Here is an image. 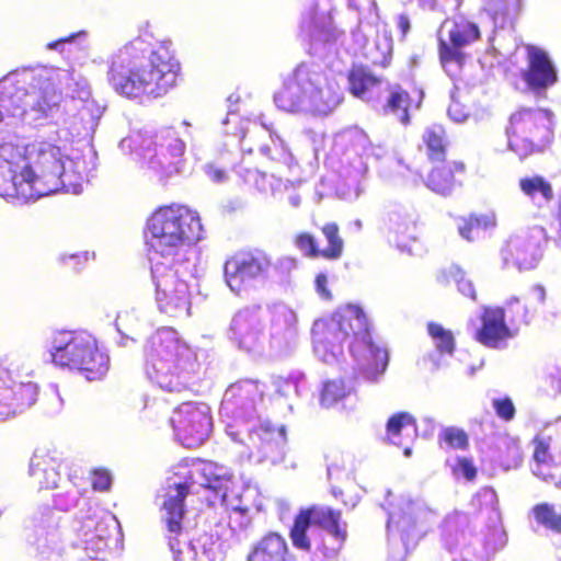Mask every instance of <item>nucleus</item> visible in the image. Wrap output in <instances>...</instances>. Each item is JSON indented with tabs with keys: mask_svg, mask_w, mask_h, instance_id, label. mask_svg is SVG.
<instances>
[{
	"mask_svg": "<svg viewBox=\"0 0 561 561\" xmlns=\"http://www.w3.org/2000/svg\"><path fill=\"white\" fill-rule=\"evenodd\" d=\"M60 100L46 71L15 70L0 80V196L7 201L25 204L48 195L16 129L58 122Z\"/></svg>",
	"mask_w": 561,
	"mask_h": 561,
	"instance_id": "f257e3e1",
	"label": "nucleus"
},
{
	"mask_svg": "<svg viewBox=\"0 0 561 561\" xmlns=\"http://www.w3.org/2000/svg\"><path fill=\"white\" fill-rule=\"evenodd\" d=\"M33 72L46 71L49 82L61 95L58 124L62 122L66 128L57 130L58 140H41L21 146L23 153L32 164L37 176L42 180L48 195L61 191L62 174L66 170L67 137L72 139L92 138L102 110L90 100V89L87 79L79 72L68 69H30Z\"/></svg>",
	"mask_w": 561,
	"mask_h": 561,
	"instance_id": "f03ea898",
	"label": "nucleus"
},
{
	"mask_svg": "<svg viewBox=\"0 0 561 561\" xmlns=\"http://www.w3.org/2000/svg\"><path fill=\"white\" fill-rule=\"evenodd\" d=\"M179 70L171 42H158L144 33L112 55L107 82L118 95L129 100L158 99L175 85Z\"/></svg>",
	"mask_w": 561,
	"mask_h": 561,
	"instance_id": "7ed1b4c3",
	"label": "nucleus"
},
{
	"mask_svg": "<svg viewBox=\"0 0 561 561\" xmlns=\"http://www.w3.org/2000/svg\"><path fill=\"white\" fill-rule=\"evenodd\" d=\"M263 388L253 379L230 385L222 397L219 414L226 434L242 447L239 456L253 463L282 461L286 442L284 426L276 427L261 415Z\"/></svg>",
	"mask_w": 561,
	"mask_h": 561,
	"instance_id": "20e7f679",
	"label": "nucleus"
},
{
	"mask_svg": "<svg viewBox=\"0 0 561 561\" xmlns=\"http://www.w3.org/2000/svg\"><path fill=\"white\" fill-rule=\"evenodd\" d=\"M313 352L321 362L333 365L344 358V344L354 360V369L365 380L378 382L389 364V352L382 341L370 334L368 319L363 309L346 305L330 318L312 325Z\"/></svg>",
	"mask_w": 561,
	"mask_h": 561,
	"instance_id": "39448f33",
	"label": "nucleus"
},
{
	"mask_svg": "<svg viewBox=\"0 0 561 561\" xmlns=\"http://www.w3.org/2000/svg\"><path fill=\"white\" fill-rule=\"evenodd\" d=\"M181 470L176 474L183 477L184 481L169 483L162 503V518L167 525L168 545L174 561H194L198 552L184 520L185 497L193 491L194 485L211 490L216 497L231 483V473L229 468L222 465L201 459L193 460Z\"/></svg>",
	"mask_w": 561,
	"mask_h": 561,
	"instance_id": "423d86ee",
	"label": "nucleus"
},
{
	"mask_svg": "<svg viewBox=\"0 0 561 561\" xmlns=\"http://www.w3.org/2000/svg\"><path fill=\"white\" fill-rule=\"evenodd\" d=\"M297 322L296 312L283 302L248 306L232 317L228 337L247 353L261 355L268 348L286 354L296 343Z\"/></svg>",
	"mask_w": 561,
	"mask_h": 561,
	"instance_id": "0eeeda50",
	"label": "nucleus"
},
{
	"mask_svg": "<svg viewBox=\"0 0 561 561\" xmlns=\"http://www.w3.org/2000/svg\"><path fill=\"white\" fill-rule=\"evenodd\" d=\"M203 226L196 211L183 205L157 209L147 220L145 240L153 263L194 262L193 245L202 239Z\"/></svg>",
	"mask_w": 561,
	"mask_h": 561,
	"instance_id": "6e6552de",
	"label": "nucleus"
},
{
	"mask_svg": "<svg viewBox=\"0 0 561 561\" xmlns=\"http://www.w3.org/2000/svg\"><path fill=\"white\" fill-rule=\"evenodd\" d=\"M146 375L167 392L187 389L197 375L196 354L172 328L154 332L145 346Z\"/></svg>",
	"mask_w": 561,
	"mask_h": 561,
	"instance_id": "1a4fd4ad",
	"label": "nucleus"
},
{
	"mask_svg": "<svg viewBox=\"0 0 561 561\" xmlns=\"http://www.w3.org/2000/svg\"><path fill=\"white\" fill-rule=\"evenodd\" d=\"M341 102L323 67L314 61L300 62L274 94L277 108L291 114L325 116Z\"/></svg>",
	"mask_w": 561,
	"mask_h": 561,
	"instance_id": "9d476101",
	"label": "nucleus"
},
{
	"mask_svg": "<svg viewBox=\"0 0 561 561\" xmlns=\"http://www.w3.org/2000/svg\"><path fill=\"white\" fill-rule=\"evenodd\" d=\"M44 347L54 365L78 370L88 380L101 379L110 367L108 355L100 350L96 339L83 330H51Z\"/></svg>",
	"mask_w": 561,
	"mask_h": 561,
	"instance_id": "9b49d317",
	"label": "nucleus"
},
{
	"mask_svg": "<svg viewBox=\"0 0 561 561\" xmlns=\"http://www.w3.org/2000/svg\"><path fill=\"white\" fill-rule=\"evenodd\" d=\"M443 541L453 561H490L506 546L507 534L502 525L488 524L477 529L467 516H458L445 520Z\"/></svg>",
	"mask_w": 561,
	"mask_h": 561,
	"instance_id": "f8f14e48",
	"label": "nucleus"
},
{
	"mask_svg": "<svg viewBox=\"0 0 561 561\" xmlns=\"http://www.w3.org/2000/svg\"><path fill=\"white\" fill-rule=\"evenodd\" d=\"M123 151H135L148 169L161 178L181 173L185 165V142L173 128L142 129L119 142Z\"/></svg>",
	"mask_w": 561,
	"mask_h": 561,
	"instance_id": "ddd939ff",
	"label": "nucleus"
},
{
	"mask_svg": "<svg viewBox=\"0 0 561 561\" xmlns=\"http://www.w3.org/2000/svg\"><path fill=\"white\" fill-rule=\"evenodd\" d=\"M369 151L367 136L362 131L335 140L330 162L339 176L336 194L340 198L354 202L366 191Z\"/></svg>",
	"mask_w": 561,
	"mask_h": 561,
	"instance_id": "4468645a",
	"label": "nucleus"
},
{
	"mask_svg": "<svg viewBox=\"0 0 561 561\" xmlns=\"http://www.w3.org/2000/svg\"><path fill=\"white\" fill-rule=\"evenodd\" d=\"M196 272L195 262L153 263L151 279L154 286V300L161 313L174 318L191 313V290L188 278Z\"/></svg>",
	"mask_w": 561,
	"mask_h": 561,
	"instance_id": "2eb2a0df",
	"label": "nucleus"
},
{
	"mask_svg": "<svg viewBox=\"0 0 561 561\" xmlns=\"http://www.w3.org/2000/svg\"><path fill=\"white\" fill-rule=\"evenodd\" d=\"M240 123L241 119L237 111L229 108L222 121V130L226 135L232 136L243 151L249 153L257 151L262 157L288 169L295 164L291 151L272 125L253 124L252 129L244 130Z\"/></svg>",
	"mask_w": 561,
	"mask_h": 561,
	"instance_id": "dca6fc26",
	"label": "nucleus"
},
{
	"mask_svg": "<svg viewBox=\"0 0 561 561\" xmlns=\"http://www.w3.org/2000/svg\"><path fill=\"white\" fill-rule=\"evenodd\" d=\"M553 114L543 108H522L510 117L508 147L520 159L542 151L553 137Z\"/></svg>",
	"mask_w": 561,
	"mask_h": 561,
	"instance_id": "f3484780",
	"label": "nucleus"
},
{
	"mask_svg": "<svg viewBox=\"0 0 561 561\" xmlns=\"http://www.w3.org/2000/svg\"><path fill=\"white\" fill-rule=\"evenodd\" d=\"M479 26L462 15L447 18L438 30L439 59L445 72L460 76L467 55L463 49L480 39Z\"/></svg>",
	"mask_w": 561,
	"mask_h": 561,
	"instance_id": "a211bd4d",
	"label": "nucleus"
},
{
	"mask_svg": "<svg viewBox=\"0 0 561 561\" xmlns=\"http://www.w3.org/2000/svg\"><path fill=\"white\" fill-rule=\"evenodd\" d=\"M272 256L257 248L236 252L224 264V277L230 290L242 295L263 284L272 270Z\"/></svg>",
	"mask_w": 561,
	"mask_h": 561,
	"instance_id": "6ab92c4d",
	"label": "nucleus"
},
{
	"mask_svg": "<svg viewBox=\"0 0 561 561\" xmlns=\"http://www.w3.org/2000/svg\"><path fill=\"white\" fill-rule=\"evenodd\" d=\"M383 508L388 513L387 531L400 534L407 551L414 549L426 534L431 511L422 501L401 495L394 502L387 501Z\"/></svg>",
	"mask_w": 561,
	"mask_h": 561,
	"instance_id": "aec40b11",
	"label": "nucleus"
},
{
	"mask_svg": "<svg viewBox=\"0 0 561 561\" xmlns=\"http://www.w3.org/2000/svg\"><path fill=\"white\" fill-rule=\"evenodd\" d=\"M300 32L309 43V53L319 58L335 51L344 37V32L333 24L330 0H318L310 7L302 16Z\"/></svg>",
	"mask_w": 561,
	"mask_h": 561,
	"instance_id": "412c9836",
	"label": "nucleus"
},
{
	"mask_svg": "<svg viewBox=\"0 0 561 561\" xmlns=\"http://www.w3.org/2000/svg\"><path fill=\"white\" fill-rule=\"evenodd\" d=\"M170 422L178 442L186 448L201 446L213 430L210 408L204 402L181 403Z\"/></svg>",
	"mask_w": 561,
	"mask_h": 561,
	"instance_id": "4be33fe9",
	"label": "nucleus"
},
{
	"mask_svg": "<svg viewBox=\"0 0 561 561\" xmlns=\"http://www.w3.org/2000/svg\"><path fill=\"white\" fill-rule=\"evenodd\" d=\"M28 473L41 489H56L64 483H77L83 470L73 461L61 458L57 451L37 448L31 457Z\"/></svg>",
	"mask_w": 561,
	"mask_h": 561,
	"instance_id": "5701e85b",
	"label": "nucleus"
},
{
	"mask_svg": "<svg viewBox=\"0 0 561 561\" xmlns=\"http://www.w3.org/2000/svg\"><path fill=\"white\" fill-rule=\"evenodd\" d=\"M547 241V232L539 226L512 236L501 250L503 266H514L519 272L536 268L542 259Z\"/></svg>",
	"mask_w": 561,
	"mask_h": 561,
	"instance_id": "b1692460",
	"label": "nucleus"
},
{
	"mask_svg": "<svg viewBox=\"0 0 561 561\" xmlns=\"http://www.w3.org/2000/svg\"><path fill=\"white\" fill-rule=\"evenodd\" d=\"M38 390L34 381L14 377L10 369L0 367V421L15 417L32 408L38 400Z\"/></svg>",
	"mask_w": 561,
	"mask_h": 561,
	"instance_id": "393cba45",
	"label": "nucleus"
},
{
	"mask_svg": "<svg viewBox=\"0 0 561 561\" xmlns=\"http://www.w3.org/2000/svg\"><path fill=\"white\" fill-rule=\"evenodd\" d=\"M88 139H81L84 142L80 148H67L66 170L62 174V192L80 194L83 184L94 176L98 157ZM78 141L80 142V139Z\"/></svg>",
	"mask_w": 561,
	"mask_h": 561,
	"instance_id": "a878e982",
	"label": "nucleus"
},
{
	"mask_svg": "<svg viewBox=\"0 0 561 561\" xmlns=\"http://www.w3.org/2000/svg\"><path fill=\"white\" fill-rule=\"evenodd\" d=\"M515 335L505 322V310L502 307H484L481 314V328L476 331L474 339L482 345L503 350Z\"/></svg>",
	"mask_w": 561,
	"mask_h": 561,
	"instance_id": "bb28decb",
	"label": "nucleus"
},
{
	"mask_svg": "<svg viewBox=\"0 0 561 561\" xmlns=\"http://www.w3.org/2000/svg\"><path fill=\"white\" fill-rule=\"evenodd\" d=\"M528 68L524 72V80L533 90H546L558 81L557 68L543 49L528 45Z\"/></svg>",
	"mask_w": 561,
	"mask_h": 561,
	"instance_id": "cd10ccee",
	"label": "nucleus"
},
{
	"mask_svg": "<svg viewBox=\"0 0 561 561\" xmlns=\"http://www.w3.org/2000/svg\"><path fill=\"white\" fill-rule=\"evenodd\" d=\"M58 525L59 516L49 507H45L41 516L35 518L33 536L28 538V541L45 558L60 551Z\"/></svg>",
	"mask_w": 561,
	"mask_h": 561,
	"instance_id": "c85d7f7f",
	"label": "nucleus"
},
{
	"mask_svg": "<svg viewBox=\"0 0 561 561\" xmlns=\"http://www.w3.org/2000/svg\"><path fill=\"white\" fill-rule=\"evenodd\" d=\"M356 394L352 380L344 378L327 380L322 383L319 402L322 408L351 412L356 407Z\"/></svg>",
	"mask_w": 561,
	"mask_h": 561,
	"instance_id": "c756f323",
	"label": "nucleus"
},
{
	"mask_svg": "<svg viewBox=\"0 0 561 561\" xmlns=\"http://www.w3.org/2000/svg\"><path fill=\"white\" fill-rule=\"evenodd\" d=\"M247 561H291L286 539L270 531L252 546Z\"/></svg>",
	"mask_w": 561,
	"mask_h": 561,
	"instance_id": "7c9ffc66",
	"label": "nucleus"
},
{
	"mask_svg": "<svg viewBox=\"0 0 561 561\" xmlns=\"http://www.w3.org/2000/svg\"><path fill=\"white\" fill-rule=\"evenodd\" d=\"M83 474L80 476V480H77V483H64L61 488H65V492H58L54 496V506L58 511L68 512L73 507L79 506V511L76 515L77 520L79 523V527L81 528L80 514L83 511L87 513L88 505H91L93 508H101L95 502L91 501L85 496V489L83 488Z\"/></svg>",
	"mask_w": 561,
	"mask_h": 561,
	"instance_id": "2f4dec72",
	"label": "nucleus"
},
{
	"mask_svg": "<svg viewBox=\"0 0 561 561\" xmlns=\"http://www.w3.org/2000/svg\"><path fill=\"white\" fill-rule=\"evenodd\" d=\"M518 187L523 196L536 208H545L554 199L551 182L540 174L522 176L518 180Z\"/></svg>",
	"mask_w": 561,
	"mask_h": 561,
	"instance_id": "473e14b6",
	"label": "nucleus"
},
{
	"mask_svg": "<svg viewBox=\"0 0 561 561\" xmlns=\"http://www.w3.org/2000/svg\"><path fill=\"white\" fill-rule=\"evenodd\" d=\"M385 224L389 232L394 234L399 247L403 241L414 239L415 225L413 216L404 205H389L386 211Z\"/></svg>",
	"mask_w": 561,
	"mask_h": 561,
	"instance_id": "72a5a7b5",
	"label": "nucleus"
},
{
	"mask_svg": "<svg viewBox=\"0 0 561 561\" xmlns=\"http://www.w3.org/2000/svg\"><path fill=\"white\" fill-rule=\"evenodd\" d=\"M465 165L460 162H453L434 168L426 178L425 185L434 193L442 196H450L460 186L455 179V173L463 172Z\"/></svg>",
	"mask_w": 561,
	"mask_h": 561,
	"instance_id": "f704fd0d",
	"label": "nucleus"
},
{
	"mask_svg": "<svg viewBox=\"0 0 561 561\" xmlns=\"http://www.w3.org/2000/svg\"><path fill=\"white\" fill-rule=\"evenodd\" d=\"M522 8V0H481V10L494 28L504 30L513 24Z\"/></svg>",
	"mask_w": 561,
	"mask_h": 561,
	"instance_id": "c9c22d12",
	"label": "nucleus"
},
{
	"mask_svg": "<svg viewBox=\"0 0 561 561\" xmlns=\"http://www.w3.org/2000/svg\"><path fill=\"white\" fill-rule=\"evenodd\" d=\"M348 84L354 96L369 101L380 92L383 82L380 78L374 76L369 69L360 66L351 70Z\"/></svg>",
	"mask_w": 561,
	"mask_h": 561,
	"instance_id": "e433bc0d",
	"label": "nucleus"
},
{
	"mask_svg": "<svg viewBox=\"0 0 561 561\" xmlns=\"http://www.w3.org/2000/svg\"><path fill=\"white\" fill-rule=\"evenodd\" d=\"M300 515H305L306 522L311 525H318L327 529L339 540H344L346 537L345 530L340 526V513L331 510L330 507L312 506L311 508L302 510Z\"/></svg>",
	"mask_w": 561,
	"mask_h": 561,
	"instance_id": "4c0bfd02",
	"label": "nucleus"
},
{
	"mask_svg": "<svg viewBox=\"0 0 561 561\" xmlns=\"http://www.w3.org/2000/svg\"><path fill=\"white\" fill-rule=\"evenodd\" d=\"M412 106V100L407 91L400 85H394L389 89L387 96V104L385 106L386 114L394 115L399 122L407 125L410 122L409 110Z\"/></svg>",
	"mask_w": 561,
	"mask_h": 561,
	"instance_id": "58836bf2",
	"label": "nucleus"
},
{
	"mask_svg": "<svg viewBox=\"0 0 561 561\" xmlns=\"http://www.w3.org/2000/svg\"><path fill=\"white\" fill-rule=\"evenodd\" d=\"M306 375L300 370H293L286 377H272V387L274 391L285 398H288L291 394L300 397L306 389Z\"/></svg>",
	"mask_w": 561,
	"mask_h": 561,
	"instance_id": "ea45409f",
	"label": "nucleus"
},
{
	"mask_svg": "<svg viewBox=\"0 0 561 561\" xmlns=\"http://www.w3.org/2000/svg\"><path fill=\"white\" fill-rule=\"evenodd\" d=\"M492 215L470 216L458 225L459 234L467 241L479 239L489 228L494 227Z\"/></svg>",
	"mask_w": 561,
	"mask_h": 561,
	"instance_id": "a19ab883",
	"label": "nucleus"
},
{
	"mask_svg": "<svg viewBox=\"0 0 561 561\" xmlns=\"http://www.w3.org/2000/svg\"><path fill=\"white\" fill-rule=\"evenodd\" d=\"M46 48L49 50H56L60 54L87 50L89 48V33L83 30L72 33L66 37L48 43Z\"/></svg>",
	"mask_w": 561,
	"mask_h": 561,
	"instance_id": "79ce46f5",
	"label": "nucleus"
},
{
	"mask_svg": "<svg viewBox=\"0 0 561 561\" xmlns=\"http://www.w3.org/2000/svg\"><path fill=\"white\" fill-rule=\"evenodd\" d=\"M402 431L408 433L412 432L413 434L416 433L415 420L408 412L396 413L387 422V434L393 445H402L399 440Z\"/></svg>",
	"mask_w": 561,
	"mask_h": 561,
	"instance_id": "37998d69",
	"label": "nucleus"
},
{
	"mask_svg": "<svg viewBox=\"0 0 561 561\" xmlns=\"http://www.w3.org/2000/svg\"><path fill=\"white\" fill-rule=\"evenodd\" d=\"M504 310L505 313H508L512 328L519 324H529L535 317V309L530 308L526 302L522 304L516 296H512L507 299Z\"/></svg>",
	"mask_w": 561,
	"mask_h": 561,
	"instance_id": "c03bdc74",
	"label": "nucleus"
},
{
	"mask_svg": "<svg viewBox=\"0 0 561 561\" xmlns=\"http://www.w3.org/2000/svg\"><path fill=\"white\" fill-rule=\"evenodd\" d=\"M481 510L489 512L490 525H502L501 513L499 508V499L494 489L490 486L482 488L474 497Z\"/></svg>",
	"mask_w": 561,
	"mask_h": 561,
	"instance_id": "a18cd8bd",
	"label": "nucleus"
},
{
	"mask_svg": "<svg viewBox=\"0 0 561 561\" xmlns=\"http://www.w3.org/2000/svg\"><path fill=\"white\" fill-rule=\"evenodd\" d=\"M423 140L432 161H443L445 159L444 129L442 126L427 128L423 135Z\"/></svg>",
	"mask_w": 561,
	"mask_h": 561,
	"instance_id": "49530a36",
	"label": "nucleus"
},
{
	"mask_svg": "<svg viewBox=\"0 0 561 561\" xmlns=\"http://www.w3.org/2000/svg\"><path fill=\"white\" fill-rule=\"evenodd\" d=\"M255 490H252L250 488L245 489L243 493H234L233 491L229 490V486L226 488L221 493H219L216 499H219L221 504L230 510L233 513L240 514L243 516L247 514L250 510V506L248 505L245 497L250 495V493H255Z\"/></svg>",
	"mask_w": 561,
	"mask_h": 561,
	"instance_id": "de8ad7c7",
	"label": "nucleus"
},
{
	"mask_svg": "<svg viewBox=\"0 0 561 561\" xmlns=\"http://www.w3.org/2000/svg\"><path fill=\"white\" fill-rule=\"evenodd\" d=\"M427 331L434 341L436 350L440 354H453L455 350V339L449 330L444 329L437 323H428Z\"/></svg>",
	"mask_w": 561,
	"mask_h": 561,
	"instance_id": "09e8293b",
	"label": "nucleus"
},
{
	"mask_svg": "<svg viewBox=\"0 0 561 561\" xmlns=\"http://www.w3.org/2000/svg\"><path fill=\"white\" fill-rule=\"evenodd\" d=\"M540 389L549 397L561 392V367L556 364L546 365L540 377Z\"/></svg>",
	"mask_w": 561,
	"mask_h": 561,
	"instance_id": "8fccbe9b",
	"label": "nucleus"
},
{
	"mask_svg": "<svg viewBox=\"0 0 561 561\" xmlns=\"http://www.w3.org/2000/svg\"><path fill=\"white\" fill-rule=\"evenodd\" d=\"M438 442L448 448L465 450L469 446L467 433L457 426H445L438 434Z\"/></svg>",
	"mask_w": 561,
	"mask_h": 561,
	"instance_id": "3c124183",
	"label": "nucleus"
},
{
	"mask_svg": "<svg viewBox=\"0 0 561 561\" xmlns=\"http://www.w3.org/2000/svg\"><path fill=\"white\" fill-rule=\"evenodd\" d=\"M322 232L328 241V247L322 250V256L328 259H339L343 251V240L339 236V227L334 222L323 226Z\"/></svg>",
	"mask_w": 561,
	"mask_h": 561,
	"instance_id": "603ef678",
	"label": "nucleus"
},
{
	"mask_svg": "<svg viewBox=\"0 0 561 561\" xmlns=\"http://www.w3.org/2000/svg\"><path fill=\"white\" fill-rule=\"evenodd\" d=\"M536 520L554 533H561V515H558L553 506L542 503L534 507Z\"/></svg>",
	"mask_w": 561,
	"mask_h": 561,
	"instance_id": "864d4df0",
	"label": "nucleus"
},
{
	"mask_svg": "<svg viewBox=\"0 0 561 561\" xmlns=\"http://www.w3.org/2000/svg\"><path fill=\"white\" fill-rule=\"evenodd\" d=\"M309 527L310 524L306 522L305 515L298 514L290 529V539L296 548L305 551L310 550V540L307 536Z\"/></svg>",
	"mask_w": 561,
	"mask_h": 561,
	"instance_id": "5fc2aeb1",
	"label": "nucleus"
},
{
	"mask_svg": "<svg viewBox=\"0 0 561 561\" xmlns=\"http://www.w3.org/2000/svg\"><path fill=\"white\" fill-rule=\"evenodd\" d=\"M363 56L369 60L374 65H385L388 59V54L390 51V45L387 41H383L382 44L379 42H374L371 45L366 43L362 47Z\"/></svg>",
	"mask_w": 561,
	"mask_h": 561,
	"instance_id": "6e6d98bb",
	"label": "nucleus"
},
{
	"mask_svg": "<svg viewBox=\"0 0 561 561\" xmlns=\"http://www.w3.org/2000/svg\"><path fill=\"white\" fill-rule=\"evenodd\" d=\"M42 405L44 413L48 415H56L60 413L64 407V400L57 385L51 383L48 386L44 393Z\"/></svg>",
	"mask_w": 561,
	"mask_h": 561,
	"instance_id": "4d7b16f0",
	"label": "nucleus"
},
{
	"mask_svg": "<svg viewBox=\"0 0 561 561\" xmlns=\"http://www.w3.org/2000/svg\"><path fill=\"white\" fill-rule=\"evenodd\" d=\"M449 274L456 283L459 293L476 300V289L472 282L466 278L465 272L459 266L454 265L450 267Z\"/></svg>",
	"mask_w": 561,
	"mask_h": 561,
	"instance_id": "13d9d810",
	"label": "nucleus"
},
{
	"mask_svg": "<svg viewBox=\"0 0 561 561\" xmlns=\"http://www.w3.org/2000/svg\"><path fill=\"white\" fill-rule=\"evenodd\" d=\"M422 9L442 13L457 11L463 0H417Z\"/></svg>",
	"mask_w": 561,
	"mask_h": 561,
	"instance_id": "bf43d9fd",
	"label": "nucleus"
},
{
	"mask_svg": "<svg viewBox=\"0 0 561 561\" xmlns=\"http://www.w3.org/2000/svg\"><path fill=\"white\" fill-rule=\"evenodd\" d=\"M295 243L296 247L307 256L316 257L322 255V250L319 249L314 237L308 232L298 234Z\"/></svg>",
	"mask_w": 561,
	"mask_h": 561,
	"instance_id": "052dcab7",
	"label": "nucleus"
},
{
	"mask_svg": "<svg viewBox=\"0 0 561 561\" xmlns=\"http://www.w3.org/2000/svg\"><path fill=\"white\" fill-rule=\"evenodd\" d=\"M237 174L242 178V180L256 187L259 191H264L265 187V179L266 175L261 173L256 169H245L242 165H239L236 170Z\"/></svg>",
	"mask_w": 561,
	"mask_h": 561,
	"instance_id": "680f3d73",
	"label": "nucleus"
},
{
	"mask_svg": "<svg viewBox=\"0 0 561 561\" xmlns=\"http://www.w3.org/2000/svg\"><path fill=\"white\" fill-rule=\"evenodd\" d=\"M492 407L496 415L506 422L512 421L515 416V405L510 397L493 399Z\"/></svg>",
	"mask_w": 561,
	"mask_h": 561,
	"instance_id": "e2e57ef3",
	"label": "nucleus"
},
{
	"mask_svg": "<svg viewBox=\"0 0 561 561\" xmlns=\"http://www.w3.org/2000/svg\"><path fill=\"white\" fill-rule=\"evenodd\" d=\"M453 471L457 478L462 477L468 481L473 480L477 476V469L472 461L465 457L457 458V462L453 468Z\"/></svg>",
	"mask_w": 561,
	"mask_h": 561,
	"instance_id": "0e129e2a",
	"label": "nucleus"
},
{
	"mask_svg": "<svg viewBox=\"0 0 561 561\" xmlns=\"http://www.w3.org/2000/svg\"><path fill=\"white\" fill-rule=\"evenodd\" d=\"M536 447L534 453V459L536 461V468L533 469L534 474L541 476L542 472L540 470L541 465H545L549 459V445L543 440L536 438L535 439Z\"/></svg>",
	"mask_w": 561,
	"mask_h": 561,
	"instance_id": "69168bd1",
	"label": "nucleus"
},
{
	"mask_svg": "<svg viewBox=\"0 0 561 561\" xmlns=\"http://www.w3.org/2000/svg\"><path fill=\"white\" fill-rule=\"evenodd\" d=\"M272 268L277 273L279 279H285L297 268V261L291 256H282L273 262Z\"/></svg>",
	"mask_w": 561,
	"mask_h": 561,
	"instance_id": "338daca9",
	"label": "nucleus"
},
{
	"mask_svg": "<svg viewBox=\"0 0 561 561\" xmlns=\"http://www.w3.org/2000/svg\"><path fill=\"white\" fill-rule=\"evenodd\" d=\"M546 301V289L542 285H533L527 293L526 304L537 311L538 306H542Z\"/></svg>",
	"mask_w": 561,
	"mask_h": 561,
	"instance_id": "774afa93",
	"label": "nucleus"
}]
</instances>
